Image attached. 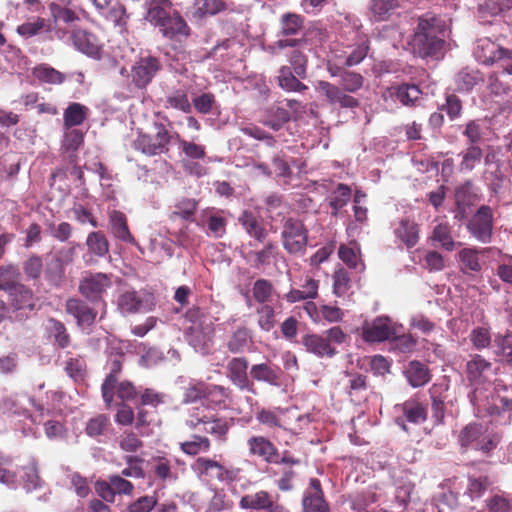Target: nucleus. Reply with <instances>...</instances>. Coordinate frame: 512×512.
<instances>
[{"label":"nucleus","instance_id":"f257e3e1","mask_svg":"<svg viewBox=\"0 0 512 512\" xmlns=\"http://www.w3.org/2000/svg\"><path fill=\"white\" fill-rule=\"evenodd\" d=\"M445 37V23L435 15L426 14L419 18L411 44L420 57H437L443 52Z\"/></svg>","mask_w":512,"mask_h":512},{"label":"nucleus","instance_id":"f03ea898","mask_svg":"<svg viewBox=\"0 0 512 512\" xmlns=\"http://www.w3.org/2000/svg\"><path fill=\"white\" fill-rule=\"evenodd\" d=\"M145 6V19L157 27L165 38L181 39L189 35L186 21L177 12H172L169 0H149Z\"/></svg>","mask_w":512,"mask_h":512},{"label":"nucleus","instance_id":"7ed1b4c3","mask_svg":"<svg viewBox=\"0 0 512 512\" xmlns=\"http://www.w3.org/2000/svg\"><path fill=\"white\" fill-rule=\"evenodd\" d=\"M185 320L189 323L185 331L187 342L196 351L205 352L215 332L212 318L194 307L186 312Z\"/></svg>","mask_w":512,"mask_h":512},{"label":"nucleus","instance_id":"20e7f679","mask_svg":"<svg viewBox=\"0 0 512 512\" xmlns=\"http://www.w3.org/2000/svg\"><path fill=\"white\" fill-rule=\"evenodd\" d=\"M154 134L139 133L133 140L134 149L141 151L148 156L160 155L168 152V146L171 141V135L164 124L154 122Z\"/></svg>","mask_w":512,"mask_h":512},{"label":"nucleus","instance_id":"39448f33","mask_svg":"<svg viewBox=\"0 0 512 512\" xmlns=\"http://www.w3.org/2000/svg\"><path fill=\"white\" fill-rule=\"evenodd\" d=\"M154 305L152 294L144 290H128L117 299V307L123 315L151 311Z\"/></svg>","mask_w":512,"mask_h":512},{"label":"nucleus","instance_id":"423d86ee","mask_svg":"<svg viewBox=\"0 0 512 512\" xmlns=\"http://www.w3.org/2000/svg\"><path fill=\"white\" fill-rule=\"evenodd\" d=\"M315 90L332 106H339L345 109H354L359 106V101L349 95L339 84L320 80L315 85Z\"/></svg>","mask_w":512,"mask_h":512},{"label":"nucleus","instance_id":"0eeeda50","mask_svg":"<svg viewBox=\"0 0 512 512\" xmlns=\"http://www.w3.org/2000/svg\"><path fill=\"white\" fill-rule=\"evenodd\" d=\"M111 277V274L86 272L80 280L79 292L89 301H99L112 286Z\"/></svg>","mask_w":512,"mask_h":512},{"label":"nucleus","instance_id":"6e6552de","mask_svg":"<svg viewBox=\"0 0 512 512\" xmlns=\"http://www.w3.org/2000/svg\"><path fill=\"white\" fill-rule=\"evenodd\" d=\"M283 247L287 252L296 254L304 251L308 235L307 230L301 221L296 219H287L282 229Z\"/></svg>","mask_w":512,"mask_h":512},{"label":"nucleus","instance_id":"1a4fd4ad","mask_svg":"<svg viewBox=\"0 0 512 512\" xmlns=\"http://www.w3.org/2000/svg\"><path fill=\"white\" fill-rule=\"evenodd\" d=\"M467 229L479 242H491L493 232V213L489 206H481L476 214L469 220Z\"/></svg>","mask_w":512,"mask_h":512},{"label":"nucleus","instance_id":"9d476101","mask_svg":"<svg viewBox=\"0 0 512 512\" xmlns=\"http://www.w3.org/2000/svg\"><path fill=\"white\" fill-rule=\"evenodd\" d=\"M396 335L397 328L388 317H377L362 326V338L369 343L392 340Z\"/></svg>","mask_w":512,"mask_h":512},{"label":"nucleus","instance_id":"9b49d317","mask_svg":"<svg viewBox=\"0 0 512 512\" xmlns=\"http://www.w3.org/2000/svg\"><path fill=\"white\" fill-rule=\"evenodd\" d=\"M192 469L200 476L213 477L220 482L234 481L239 473L238 468H226L218 461L206 457L197 458Z\"/></svg>","mask_w":512,"mask_h":512},{"label":"nucleus","instance_id":"f8f14e48","mask_svg":"<svg viewBox=\"0 0 512 512\" xmlns=\"http://www.w3.org/2000/svg\"><path fill=\"white\" fill-rule=\"evenodd\" d=\"M157 58L148 56L140 58L131 69L132 83L137 88H145L160 70Z\"/></svg>","mask_w":512,"mask_h":512},{"label":"nucleus","instance_id":"ddd939ff","mask_svg":"<svg viewBox=\"0 0 512 512\" xmlns=\"http://www.w3.org/2000/svg\"><path fill=\"white\" fill-rule=\"evenodd\" d=\"M304 512H330L329 504L324 499L321 483L317 478H311L309 487L302 499Z\"/></svg>","mask_w":512,"mask_h":512},{"label":"nucleus","instance_id":"4468645a","mask_svg":"<svg viewBox=\"0 0 512 512\" xmlns=\"http://www.w3.org/2000/svg\"><path fill=\"white\" fill-rule=\"evenodd\" d=\"M249 454L266 463H279V454L275 445L263 436H252L247 440Z\"/></svg>","mask_w":512,"mask_h":512},{"label":"nucleus","instance_id":"2eb2a0df","mask_svg":"<svg viewBox=\"0 0 512 512\" xmlns=\"http://www.w3.org/2000/svg\"><path fill=\"white\" fill-rule=\"evenodd\" d=\"M476 55L484 64H493L497 61L510 59L512 52L489 39H480L477 44Z\"/></svg>","mask_w":512,"mask_h":512},{"label":"nucleus","instance_id":"dca6fc26","mask_svg":"<svg viewBox=\"0 0 512 512\" xmlns=\"http://www.w3.org/2000/svg\"><path fill=\"white\" fill-rule=\"evenodd\" d=\"M71 39L73 46L81 53L94 59L100 58L101 45L94 34L79 29L73 32Z\"/></svg>","mask_w":512,"mask_h":512},{"label":"nucleus","instance_id":"f3484780","mask_svg":"<svg viewBox=\"0 0 512 512\" xmlns=\"http://www.w3.org/2000/svg\"><path fill=\"white\" fill-rule=\"evenodd\" d=\"M274 497L265 490H259L254 493L246 494L241 497L239 506L242 509L272 511L275 507L280 506Z\"/></svg>","mask_w":512,"mask_h":512},{"label":"nucleus","instance_id":"a211bd4d","mask_svg":"<svg viewBox=\"0 0 512 512\" xmlns=\"http://www.w3.org/2000/svg\"><path fill=\"white\" fill-rule=\"evenodd\" d=\"M248 360L245 357L232 358L227 364L229 379L241 390L253 391V384L247 375Z\"/></svg>","mask_w":512,"mask_h":512},{"label":"nucleus","instance_id":"6ab92c4d","mask_svg":"<svg viewBox=\"0 0 512 512\" xmlns=\"http://www.w3.org/2000/svg\"><path fill=\"white\" fill-rule=\"evenodd\" d=\"M402 413L404 418L398 417L396 419V424L405 432L408 431L405 420L413 424H421L427 419L426 407L415 400H408L404 402L402 404Z\"/></svg>","mask_w":512,"mask_h":512},{"label":"nucleus","instance_id":"aec40b11","mask_svg":"<svg viewBox=\"0 0 512 512\" xmlns=\"http://www.w3.org/2000/svg\"><path fill=\"white\" fill-rule=\"evenodd\" d=\"M488 251L486 248H463L458 252L457 258L460 269L464 274L478 273L482 269L481 257Z\"/></svg>","mask_w":512,"mask_h":512},{"label":"nucleus","instance_id":"412c9836","mask_svg":"<svg viewBox=\"0 0 512 512\" xmlns=\"http://www.w3.org/2000/svg\"><path fill=\"white\" fill-rule=\"evenodd\" d=\"M109 229L116 239L132 245L137 244L129 230L127 218L123 212L118 210L109 212Z\"/></svg>","mask_w":512,"mask_h":512},{"label":"nucleus","instance_id":"4be33fe9","mask_svg":"<svg viewBox=\"0 0 512 512\" xmlns=\"http://www.w3.org/2000/svg\"><path fill=\"white\" fill-rule=\"evenodd\" d=\"M66 312L72 315L79 326H90L96 318V312L85 302L77 298H70L66 302Z\"/></svg>","mask_w":512,"mask_h":512},{"label":"nucleus","instance_id":"5701e85b","mask_svg":"<svg viewBox=\"0 0 512 512\" xmlns=\"http://www.w3.org/2000/svg\"><path fill=\"white\" fill-rule=\"evenodd\" d=\"M122 358V355H117L110 360V372L106 376L101 387L102 397L107 406H110L113 402L114 390L118 381V374L122 369Z\"/></svg>","mask_w":512,"mask_h":512},{"label":"nucleus","instance_id":"b1692460","mask_svg":"<svg viewBox=\"0 0 512 512\" xmlns=\"http://www.w3.org/2000/svg\"><path fill=\"white\" fill-rule=\"evenodd\" d=\"M11 300V305L15 310H34L37 298L34 292L23 283L16 286L13 290L8 292Z\"/></svg>","mask_w":512,"mask_h":512},{"label":"nucleus","instance_id":"393cba45","mask_svg":"<svg viewBox=\"0 0 512 512\" xmlns=\"http://www.w3.org/2000/svg\"><path fill=\"white\" fill-rule=\"evenodd\" d=\"M302 344L306 350L318 357H333L337 350L331 346L328 340L318 334H309L302 338Z\"/></svg>","mask_w":512,"mask_h":512},{"label":"nucleus","instance_id":"a878e982","mask_svg":"<svg viewBox=\"0 0 512 512\" xmlns=\"http://www.w3.org/2000/svg\"><path fill=\"white\" fill-rule=\"evenodd\" d=\"M429 239L434 245L437 244L442 249L449 252L455 250L457 246L461 245V243L454 240L452 235V226L448 223H439L435 225Z\"/></svg>","mask_w":512,"mask_h":512},{"label":"nucleus","instance_id":"bb28decb","mask_svg":"<svg viewBox=\"0 0 512 512\" xmlns=\"http://www.w3.org/2000/svg\"><path fill=\"white\" fill-rule=\"evenodd\" d=\"M491 363L480 355H475L466 364L467 379L472 384L481 383L491 370Z\"/></svg>","mask_w":512,"mask_h":512},{"label":"nucleus","instance_id":"cd10ccee","mask_svg":"<svg viewBox=\"0 0 512 512\" xmlns=\"http://www.w3.org/2000/svg\"><path fill=\"white\" fill-rule=\"evenodd\" d=\"M250 375L254 380L259 382H265L273 386L280 384V369L268 363L252 365Z\"/></svg>","mask_w":512,"mask_h":512},{"label":"nucleus","instance_id":"c85d7f7f","mask_svg":"<svg viewBox=\"0 0 512 512\" xmlns=\"http://www.w3.org/2000/svg\"><path fill=\"white\" fill-rule=\"evenodd\" d=\"M204 426L203 431L225 441L230 429V423L225 418H218L212 415L202 414L201 420Z\"/></svg>","mask_w":512,"mask_h":512},{"label":"nucleus","instance_id":"c756f323","mask_svg":"<svg viewBox=\"0 0 512 512\" xmlns=\"http://www.w3.org/2000/svg\"><path fill=\"white\" fill-rule=\"evenodd\" d=\"M401 6L402 0H371L369 11L375 20L384 21Z\"/></svg>","mask_w":512,"mask_h":512},{"label":"nucleus","instance_id":"7c9ffc66","mask_svg":"<svg viewBox=\"0 0 512 512\" xmlns=\"http://www.w3.org/2000/svg\"><path fill=\"white\" fill-rule=\"evenodd\" d=\"M298 76L289 66L283 65L279 68L277 81L278 85L287 92H301L308 87L300 82Z\"/></svg>","mask_w":512,"mask_h":512},{"label":"nucleus","instance_id":"2f4dec72","mask_svg":"<svg viewBox=\"0 0 512 512\" xmlns=\"http://www.w3.org/2000/svg\"><path fill=\"white\" fill-rule=\"evenodd\" d=\"M405 376L409 384L418 388L424 386L430 381V373L428 368L419 361H411L405 370Z\"/></svg>","mask_w":512,"mask_h":512},{"label":"nucleus","instance_id":"473e14b6","mask_svg":"<svg viewBox=\"0 0 512 512\" xmlns=\"http://www.w3.org/2000/svg\"><path fill=\"white\" fill-rule=\"evenodd\" d=\"M390 95L403 105H413L421 96V90L414 84H402L389 89Z\"/></svg>","mask_w":512,"mask_h":512},{"label":"nucleus","instance_id":"72a5a7b5","mask_svg":"<svg viewBox=\"0 0 512 512\" xmlns=\"http://www.w3.org/2000/svg\"><path fill=\"white\" fill-rule=\"evenodd\" d=\"M21 273L18 266L7 264L0 266V290L9 292L21 284Z\"/></svg>","mask_w":512,"mask_h":512},{"label":"nucleus","instance_id":"f704fd0d","mask_svg":"<svg viewBox=\"0 0 512 512\" xmlns=\"http://www.w3.org/2000/svg\"><path fill=\"white\" fill-rule=\"evenodd\" d=\"M275 250V244L268 242L263 249L259 251H249L245 256V259L252 267L261 268L270 264L271 259L275 256Z\"/></svg>","mask_w":512,"mask_h":512},{"label":"nucleus","instance_id":"c9c22d12","mask_svg":"<svg viewBox=\"0 0 512 512\" xmlns=\"http://www.w3.org/2000/svg\"><path fill=\"white\" fill-rule=\"evenodd\" d=\"M395 234L407 247H413L419 240L418 225L410 220H401Z\"/></svg>","mask_w":512,"mask_h":512},{"label":"nucleus","instance_id":"e433bc0d","mask_svg":"<svg viewBox=\"0 0 512 512\" xmlns=\"http://www.w3.org/2000/svg\"><path fill=\"white\" fill-rule=\"evenodd\" d=\"M211 448V441L201 435H192L187 441L180 443V450L189 456H196L200 453H207Z\"/></svg>","mask_w":512,"mask_h":512},{"label":"nucleus","instance_id":"4c0bfd02","mask_svg":"<svg viewBox=\"0 0 512 512\" xmlns=\"http://www.w3.org/2000/svg\"><path fill=\"white\" fill-rule=\"evenodd\" d=\"M459 156L461 157L459 170L461 172H470L480 164L483 152L479 146L469 145L465 150L459 153Z\"/></svg>","mask_w":512,"mask_h":512},{"label":"nucleus","instance_id":"58836bf2","mask_svg":"<svg viewBox=\"0 0 512 512\" xmlns=\"http://www.w3.org/2000/svg\"><path fill=\"white\" fill-rule=\"evenodd\" d=\"M240 223L246 232L259 242H263L267 236L266 230L262 227L261 222L250 212H243L239 218Z\"/></svg>","mask_w":512,"mask_h":512},{"label":"nucleus","instance_id":"ea45409f","mask_svg":"<svg viewBox=\"0 0 512 512\" xmlns=\"http://www.w3.org/2000/svg\"><path fill=\"white\" fill-rule=\"evenodd\" d=\"M251 342V331L246 327H239L230 336L227 348L231 353H241Z\"/></svg>","mask_w":512,"mask_h":512},{"label":"nucleus","instance_id":"a19ab883","mask_svg":"<svg viewBox=\"0 0 512 512\" xmlns=\"http://www.w3.org/2000/svg\"><path fill=\"white\" fill-rule=\"evenodd\" d=\"M164 106L167 109H176L183 113H190L192 110V105L188 99L187 92L182 89H176L168 93Z\"/></svg>","mask_w":512,"mask_h":512},{"label":"nucleus","instance_id":"79ce46f5","mask_svg":"<svg viewBox=\"0 0 512 512\" xmlns=\"http://www.w3.org/2000/svg\"><path fill=\"white\" fill-rule=\"evenodd\" d=\"M290 120V113L281 106L273 105L266 111L265 126L277 131Z\"/></svg>","mask_w":512,"mask_h":512},{"label":"nucleus","instance_id":"37998d69","mask_svg":"<svg viewBox=\"0 0 512 512\" xmlns=\"http://www.w3.org/2000/svg\"><path fill=\"white\" fill-rule=\"evenodd\" d=\"M86 245L89 253L97 257H104L109 252V242L100 231L90 232L86 239Z\"/></svg>","mask_w":512,"mask_h":512},{"label":"nucleus","instance_id":"c03bdc74","mask_svg":"<svg viewBox=\"0 0 512 512\" xmlns=\"http://www.w3.org/2000/svg\"><path fill=\"white\" fill-rule=\"evenodd\" d=\"M486 429L482 424L470 423L465 426L459 434V443L462 447H467L473 443L477 445L480 438L485 434Z\"/></svg>","mask_w":512,"mask_h":512},{"label":"nucleus","instance_id":"a18cd8bd","mask_svg":"<svg viewBox=\"0 0 512 512\" xmlns=\"http://www.w3.org/2000/svg\"><path fill=\"white\" fill-rule=\"evenodd\" d=\"M512 7V0H485L479 4L478 11L481 18L493 17Z\"/></svg>","mask_w":512,"mask_h":512},{"label":"nucleus","instance_id":"49530a36","mask_svg":"<svg viewBox=\"0 0 512 512\" xmlns=\"http://www.w3.org/2000/svg\"><path fill=\"white\" fill-rule=\"evenodd\" d=\"M86 107L79 103H71L64 111V126L69 129L81 125L86 117Z\"/></svg>","mask_w":512,"mask_h":512},{"label":"nucleus","instance_id":"de8ad7c7","mask_svg":"<svg viewBox=\"0 0 512 512\" xmlns=\"http://www.w3.org/2000/svg\"><path fill=\"white\" fill-rule=\"evenodd\" d=\"M494 353L500 357L502 361L512 365V333L495 337Z\"/></svg>","mask_w":512,"mask_h":512},{"label":"nucleus","instance_id":"09e8293b","mask_svg":"<svg viewBox=\"0 0 512 512\" xmlns=\"http://www.w3.org/2000/svg\"><path fill=\"white\" fill-rule=\"evenodd\" d=\"M281 30L283 36H292L298 34L303 28V17L295 13H286L280 19Z\"/></svg>","mask_w":512,"mask_h":512},{"label":"nucleus","instance_id":"8fccbe9b","mask_svg":"<svg viewBox=\"0 0 512 512\" xmlns=\"http://www.w3.org/2000/svg\"><path fill=\"white\" fill-rule=\"evenodd\" d=\"M481 75L478 71L463 69L455 77V83L458 91L468 92L479 83Z\"/></svg>","mask_w":512,"mask_h":512},{"label":"nucleus","instance_id":"3c124183","mask_svg":"<svg viewBox=\"0 0 512 512\" xmlns=\"http://www.w3.org/2000/svg\"><path fill=\"white\" fill-rule=\"evenodd\" d=\"M65 268L58 260L52 258L44 270L45 279L50 285L60 287L65 277Z\"/></svg>","mask_w":512,"mask_h":512},{"label":"nucleus","instance_id":"603ef678","mask_svg":"<svg viewBox=\"0 0 512 512\" xmlns=\"http://www.w3.org/2000/svg\"><path fill=\"white\" fill-rule=\"evenodd\" d=\"M154 473L162 481L177 480L178 475L172 470V460L166 457L153 458Z\"/></svg>","mask_w":512,"mask_h":512},{"label":"nucleus","instance_id":"864d4df0","mask_svg":"<svg viewBox=\"0 0 512 512\" xmlns=\"http://www.w3.org/2000/svg\"><path fill=\"white\" fill-rule=\"evenodd\" d=\"M50 11L56 22L60 21L65 24H71L80 20L76 10L62 6L60 3L52 2L50 4Z\"/></svg>","mask_w":512,"mask_h":512},{"label":"nucleus","instance_id":"5fc2aeb1","mask_svg":"<svg viewBox=\"0 0 512 512\" xmlns=\"http://www.w3.org/2000/svg\"><path fill=\"white\" fill-rule=\"evenodd\" d=\"M23 272L28 280H37L43 272V261L39 255L32 254L22 263Z\"/></svg>","mask_w":512,"mask_h":512},{"label":"nucleus","instance_id":"6e6d98bb","mask_svg":"<svg viewBox=\"0 0 512 512\" xmlns=\"http://www.w3.org/2000/svg\"><path fill=\"white\" fill-rule=\"evenodd\" d=\"M364 78L361 74L346 70L341 74L338 84L348 93H355L363 87Z\"/></svg>","mask_w":512,"mask_h":512},{"label":"nucleus","instance_id":"4d7b16f0","mask_svg":"<svg viewBox=\"0 0 512 512\" xmlns=\"http://www.w3.org/2000/svg\"><path fill=\"white\" fill-rule=\"evenodd\" d=\"M47 329L53 335L55 341L61 348H65L70 343V338L64 324L54 318L47 321Z\"/></svg>","mask_w":512,"mask_h":512},{"label":"nucleus","instance_id":"13d9d810","mask_svg":"<svg viewBox=\"0 0 512 512\" xmlns=\"http://www.w3.org/2000/svg\"><path fill=\"white\" fill-rule=\"evenodd\" d=\"M351 286L350 275L347 270L340 268L333 274V293L337 297L344 296Z\"/></svg>","mask_w":512,"mask_h":512},{"label":"nucleus","instance_id":"bf43d9fd","mask_svg":"<svg viewBox=\"0 0 512 512\" xmlns=\"http://www.w3.org/2000/svg\"><path fill=\"white\" fill-rule=\"evenodd\" d=\"M490 485L491 482L486 476H481L479 478L470 477L468 480L466 494H468L472 500L478 499L482 497Z\"/></svg>","mask_w":512,"mask_h":512},{"label":"nucleus","instance_id":"052dcab7","mask_svg":"<svg viewBox=\"0 0 512 512\" xmlns=\"http://www.w3.org/2000/svg\"><path fill=\"white\" fill-rule=\"evenodd\" d=\"M291 70L299 77L304 79L307 74V56L300 50H293L288 59Z\"/></svg>","mask_w":512,"mask_h":512},{"label":"nucleus","instance_id":"680f3d73","mask_svg":"<svg viewBox=\"0 0 512 512\" xmlns=\"http://www.w3.org/2000/svg\"><path fill=\"white\" fill-rule=\"evenodd\" d=\"M23 488L27 492L36 490L41 486V479L38 474L36 463L32 462L28 466L24 467Z\"/></svg>","mask_w":512,"mask_h":512},{"label":"nucleus","instance_id":"e2e57ef3","mask_svg":"<svg viewBox=\"0 0 512 512\" xmlns=\"http://www.w3.org/2000/svg\"><path fill=\"white\" fill-rule=\"evenodd\" d=\"M34 75L37 79L51 84H61L65 79L61 72L48 66H38L34 70Z\"/></svg>","mask_w":512,"mask_h":512},{"label":"nucleus","instance_id":"0e129e2a","mask_svg":"<svg viewBox=\"0 0 512 512\" xmlns=\"http://www.w3.org/2000/svg\"><path fill=\"white\" fill-rule=\"evenodd\" d=\"M109 424V418L104 414H99L91 418L85 427L87 435L90 437H97L102 435L107 429Z\"/></svg>","mask_w":512,"mask_h":512},{"label":"nucleus","instance_id":"69168bd1","mask_svg":"<svg viewBox=\"0 0 512 512\" xmlns=\"http://www.w3.org/2000/svg\"><path fill=\"white\" fill-rule=\"evenodd\" d=\"M84 135L80 130L67 129L62 141V148L67 152H75L83 143Z\"/></svg>","mask_w":512,"mask_h":512},{"label":"nucleus","instance_id":"338daca9","mask_svg":"<svg viewBox=\"0 0 512 512\" xmlns=\"http://www.w3.org/2000/svg\"><path fill=\"white\" fill-rule=\"evenodd\" d=\"M207 384L201 381H191L184 392L183 401L192 403L201 398H206Z\"/></svg>","mask_w":512,"mask_h":512},{"label":"nucleus","instance_id":"774afa93","mask_svg":"<svg viewBox=\"0 0 512 512\" xmlns=\"http://www.w3.org/2000/svg\"><path fill=\"white\" fill-rule=\"evenodd\" d=\"M119 447L125 452H137L143 447V442L137 434L132 431H125L119 440Z\"/></svg>","mask_w":512,"mask_h":512}]
</instances>
